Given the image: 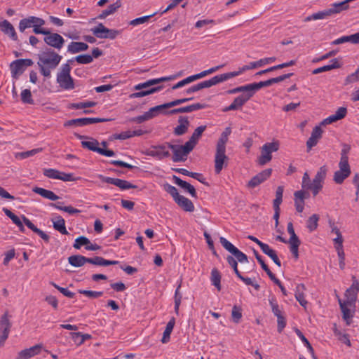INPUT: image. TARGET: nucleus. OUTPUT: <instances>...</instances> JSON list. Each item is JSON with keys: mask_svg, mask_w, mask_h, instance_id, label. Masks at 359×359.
Returning <instances> with one entry per match:
<instances>
[{"mask_svg": "<svg viewBox=\"0 0 359 359\" xmlns=\"http://www.w3.org/2000/svg\"><path fill=\"white\" fill-rule=\"evenodd\" d=\"M205 129L206 126H198L194 130L190 138L195 141L196 143H198L199 139L201 138L203 133L205 130Z\"/></svg>", "mask_w": 359, "mask_h": 359, "instance_id": "nucleus-57", "label": "nucleus"}, {"mask_svg": "<svg viewBox=\"0 0 359 359\" xmlns=\"http://www.w3.org/2000/svg\"><path fill=\"white\" fill-rule=\"evenodd\" d=\"M79 293L86 295L90 298H98L103 294L102 291H92L86 290H79Z\"/></svg>", "mask_w": 359, "mask_h": 359, "instance_id": "nucleus-59", "label": "nucleus"}, {"mask_svg": "<svg viewBox=\"0 0 359 359\" xmlns=\"http://www.w3.org/2000/svg\"><path fill=\"white\" fill-rule=\"evenodd\" d=\"M34 64L31 59H18L11 62L10 68L12 76L15 78L17 75L22 74L27 67Z\"/></svg>", "mask_w": 359, "mask_h": 359, "instance_id": "nucleus-10", "label": "nucleus"}, {"mask_svg": "<svg viewBox=\"0 0 359 359\" xmlns=\"http://www.w3.org/2000/svg\"><path fill=\"white\" fill-rule=\"evenodd\" d=\"M109 121L107 118H79L76 119H71L65 123L64 126L65 127H70L74 126H83L90 124L97 123H102Z\"/></svg>", "mask_w": 359, "mask_h": 359, "instance_id": "nucleus-12", "label": "nucleus"}, {"mask_svg": "<svg viewBox=\"0 0 359 359\" xmlns=\"http://www.w3.org/2000/svg\"><path fill=\"white\" fill-rule=\"evenodd\" d=\"M231 316L233 321L236 323H238L242 318L241 309L237 306H234L232 309Z\"/></svg>", "mask_w": 359, "mask_h": 359, "instance_id": "nucleus-61", "label": "nucleus"}, {"mask_svg": "<svg viewBox=\"0 0 359 359\" xmlns=\"http://www.w3.org/2000/svg\"><path fill=\"white\" fill-rule=\"evenodd\" d=\"M305 290V286L303 284H299L296 287L295 290V298L299 302L301 306L305 307L307 304V301L305 299L304 290Z\"/></svg>", "mask_w": 359, "mask_h": 359, "instance_id": "nucleus-40", "label": "nucleus"}, {"mask_svg": "<svg viewBox=\"0 0 359 359\" xmlns=\"http://www.w3.org/2000/svg\"><path fill=\"white\" fill-rule=\"evenodd\" d=\"M90 241L87 237H86L84 236H79L77 238H76L75 242L73 245V247L75 249H80L81 248V246H83V245L87 246V245L90 244Z\"/></svg>", "mask_w": 359, "mask_h": 359, "instance_id": "nucleus-54", "label": "nucleus"}, {"mask_svg": "<svg viewBox=\"0 0 359 359\" xmlns=\"http://www.w3.org/2000/svg\"><path fill=\"white\" fill-rule=\"evenodd\" d=\"M0 29L2 32L8 36L13 41L18 40V35L12 24L7 20H4L0 22Z\"/></svg>", "mask_w": 359, "mask_h": 359, "instance_id": "nucleus-25", "label": "nucleus"}, {"mask_svg": "<svg viewBox=\"0 0 359 359\" xmlns=\"http://www.w3.org/2000/svg\"><path fill=\"white\" fill-rule=\"evenodd\" d=\"M163 188L165 191H166L172 197L174 201L180 196L176 187L168 183H165L163 185Z\"/></svg>", "mask_w": 359, "mask_h": 359, "instance_id": "nucleus-50", "label": "nucleus"}, {"mask_svg": "<svg viewBox=\"0 0 359 359\" xmlns=\"http://www.w3.org/2000/svg\"><path fill=\"white\" fill-rule=\"evenodd\" d=\"M276 60L275 57H265L260 59L255 62H251L248 65H244L243 67H241L238 71H236V72H239V75L243 73V72H245L247 70L261 67L266 64L271 63L274 62Z\"/></svg>", "mask_w": 359, "mask_h": 359, "instance_id": "nucleus-18", "label": "nucleus"}, {"mask_svg": "<svg viewBox=\"0 0 359 359\" xmlns=\"http://www.w3.org/2000/svg\"><path fill=\"white\" fill-rule=\"evenodd\" d=\"M175 202L183 210L186 212H193L194 210V203L191 200L180 195Z\"/></svg>", "mask_w": 359, "mask_h": 359, "instance_id": "nucleus-29", "label": "nucleus"}, {"mask_svg": "<svg viewBox=\"0 0 359 359\" xmlns=\"http://www.w3.org/2000/svg\"><path fill=\"white\" fill-rule=\"evenodd\" d=\"M43 173L46 177L48 178L57 180L59 175L60 174V171L53 168H48L44 169Z\"/></svg>", "mask_w": 359, "mask_h": 359, "instance_id": "nucleus-64", "label": "nucleus"}, {"mask_svg": "<svg viewBox=\"0 0 359 359\" xmlns=\"http://www.w3.org/2000/svg\"><path fill=\"white\" fill-rule=\"evenodd\" d=\"M41 348L42 346L41 344H36L30 347L29 348L24 349L19 353L17 359H29L39 354L41 350Z\"/></svg>", "mask_w": 359, "mask_h": 359, "instance_id": "nucleus-24", "label": "nucleus"}, {"mask_svg": "<svg viewBox=\"0 0 359 359\" xmlns=\"http://www.w3.org/2000/svg\"><path fill=\"white\" fill-rule=\"evenodd\" d=\"M50 285H52L55 288H56L58 291H60V292H61L64 296L67 297L74 298L75 297V293L69 291L67 288L60 287L53 282H51Z\"/></svg>", "mask_w": 359, "mask_h": 359, "instance_id": "nucleus-58", "label": "nucleus"}, {"mask_svg": "<svg viewBox=\"0 0 359 359\" xmlns=\"http://www.w3.org/2000/svg\"><path fill=\"white\" fill-rule=\"evenodd\" d=\"M359 292V281L355 276H352V285L346 290L345 296L351 302H355L357 294Z\"/></svg>", "mask_w": 359, "mask_h": 359, "instance_id": "nucleus-23", "label": "nucleus"}, {"mask_svg": "<svg viewBox=\"0 0 359 359\" xmlns=\"http://www.w3.org/2000/svg\"><path fill=\"white\" fill-rule=\"evenodd\" d=\"M32 191L34 193L41 196L42 197L49 199L50 201H56V200L59 199V196H57L54 192H53L50 190H48V189H45L43 188L36 187L33 188Z\"/></svg>", "mask_w": 359, "mask_h": 359, "instance_id": "nucleus-32", "label": "nucleus"}, {"mask_svg": "<svg viewBox=\"0 0 359 359\" xmlns=\"http://www.w3.org/2000/svg\"><path fill=\"white\" fill-rule=\"evenodd\" d=\"M33 27L34 28V22L32 20V16H29L27 18L22 19L19 22V30L21 32H24L25 30L27 28Z\"/></svg>", "mask_w": 359, "mask_h": 359, "instance_id": "nucleus-48", "label": "nucleus"}, {"mask_svg": "<svg viewBox=\"0 0 359 359\" xmlns=\"http://www.w3.org/2000/svg\"><path fill=\"white\" fill-rule=\"evenodd\" d=\"M172 180L177 186L180 187L182 189L189 193V194L192 197H198L196 189L194 188V186H192L187 182L181 180L179 177L176 175L172 176Z\"/></svg>", "mask_w": 359, "mask_h": 359, "instance_id": "nucleus-22", "label": "nucleus"}, {"mask_svg": "<svg viewBox=\"0 0 359 359\" xmlns=\"http://www.w3.org/2000/svg\"><path fill=\"white\" fill-rule=\"evenodd\" d=\"M32 20L34 22L33 32L34 34H43L48 30L42 27V26L45 25V21L42 18L32 16Z\"/></svg>", "mask_w": 359, "mask_h": 359, "instance_id": "nucleus-38", "label": "nucleus"}, {"mask_svg": "<svg viewBox=\"0 0 359 359\" xmlns=\"http://www.w3.org/2000/svg\"><path fill=\"white\" fill-rule=\"evenodd\" d=\"M87 140H83L81 142V146L83 148L88 149L90 151L97 152L101 155L108 157L114 156L115 155L114 151L112 150L104 149L99 147V142L97 140L91 137Z\"/></svg>", "mask_w": 359, "mask_h": 359, "instance_id": "nucleus-7", "label": "nucleus"}, {"mask_svg": "<svg viewBox=\"0 0 359 359\" xmlns=\"http://www.w3.org/2000/svg\"><path fill=\"white\" fill-rule=\"evenodd\" d=\"M21 100L25 104H34V102L32 99V93L29 89H25L20 94Z\"/></svg>", "mask_w": 359, "mask_h": 359, "instance_id": "nucleus-51", "label": "nucleus"}, {"mask_svg": "<svg viewBox=\"0 0 359 359\" xmlns=\"http://www.w3.org/2000/svg\"><path fill=\"white\" fill-rule=\"evenodd\" d=\"M3 211L4 212L5 215L8 217L15 225H17V226L22 222L21 219L17 215L13 213L10 210L4 208Z\"/></svg>", "mask_w": 359, "mask_h": 359, "instance_id": "nucleus-63", "label": "nucleus"}, {"mask_svg": "<svg viewBox=\"0 0 359 359\" xmlns=\"http://www.w3.org/2000/svg\"><path fill=\"white\" fill-rule=\"evenodd\" d=\"M179 125L174 128V134L177 136L183 135L185 134L189 126V121L187 116H180L178 118Z\"/></svg>", "mask_w": 359, "mask_h": 359, "instance_id": "nucleus-26", "label": "nucleus"}, {"mask_svg": "<svg viewBox=\"0 0 359 359\" xmlns=\"http://www.w3.org/2000/svg\"><path fill=\"white\" fill-rule=\"evenodd\" d=\"M333 11H330V8L319 11L318 13H313L311 15L307 16L304 21L309 22L311 20H316L320 19H325L332 15Z\"/></svg>", "mask_w": 359, "mask_h": 359, "instance_id": "nucleus-39", "label": "nucleus"}, {"mask_svg": "<svg viewBox=\"0 0 359 359\" xmlns=\"http://www.w3.org/2000/svg\"><path fill=\"white\" fill-rule=\"evenodd\" d=\"M162 89H163V86H158L152 87V88H150L146 89V90H140L138 92L133 93L130 94V98H138V97H144V96L159 92Z\"/></svg>", "mask_w": 359, "mask_h": 359, "instance_id": "nucleus-34", "label": "nucleus"}, {"mask_svg": "<svg viewBox=\"0 0 359 359\" xmlns=\"http://www.w3.org/2000/svg\"><path fill=\"white\" fill-rule=\"evenodd\" d=\"M350 42L353 44H356L355 43V36L353 34L349 36H343L340 38H338L332 42V45H339L344 43Z\"/></svg>", "mask_w": 359, "mask_h": 359, "instance_id": "nucleus-49", "label": "nucleus"}, {"mask_svg": "<svg viewBox=\"0 0 359 359\" xmlns=\"http://www.w3.org/2000/svg\"><path fill=\"white\" fill-rule=\"evenodd\" d=\"M250 98V95H241L236 97L229 106L224 109V111L237 110L241 108Z\"/></svg>", "mask_w": 359, "mask_h": 359, "instance_id": "nucleus-19", "label": "nucleus"}, {"mask_svg": "<svg viewBox=\"0 0 359 359\" xmlns=\"http://www.w3.org/2000/svg\"><path fill=\"white\" fill-rule=\"evenodd\" d=\"M239 75V72H228L224 73L219 75H216L213 77H212L210 80L211 86L217 85L219 83L224 82L225 81H227L231 78H233L235 76H237Z\"/></svg>", "mask_w": 359, "mask_h": 359, "instance_id": "nucleus-27", "label": "nucleus"}, {"mask_svg": "<svg viewBox=\"0 0 359 359\" xmlns=\"http://www.w3.org/2000/svg\"><path fill=\"white\" fill-rule=\"evenodd\" d=\"M52 222L53 228L55 230L58 231L60 233L64 235L69 234L66 229L65 221L61 216H56L54 219H52Z\"/></svg>", "mask_w": 359, "mask_h": 359, "instance_id": "nucleus-31", "label": "nucleus"}, {"mask_svg": "<svg viewBox=\"0 0 359 359\" xmlns=\"http://www.w3.org/2000/svg\"><path fill=\"white\" fill-rule=\"evenodd\" d=\"M74 60L79 64L86 65L93 62V56L88 54L79 55L75 57Z\"/></svg>", "mask_w": 359, "mask_h": 359, "instance_id": "nucleus-56", "label": "nucleus"}, {"mask_svg": "<svg viewBox=\"0 0 359 359\" xmlns=\"http://www.w3.org/2000/svg\"><path fill=\"white\" fill-rule=\"evenodd\" d=\"M323 130L320 126H316L313 128L311 137L306 142V147L308 151L311 150L313 147H315L318 140L322 137Z\"/></svg>", "mask_w": 359, "mask_h": 359, "instance_id": "nucleus-21", "label": "nucleus"}, {"mask_svg": "<svg viewBox=\"0 0 359 359\" xmlns=\"http://www.w3.org/2000/svg\"><path fill=\"white\" fill-rule=\"evenodd\" d=\"M92 33L99 39H107L108 28L104 27L102 23H99L97 26L90 29Z\"/></svg>", "mask_w": 359, "mask_h": 359, "instance_id": "nucleus-41", "label": "nucleus"}, {"mask_svg": "<svg viewBox=\"0 0 359 359\" xmlns=\"http://www.w3.org/2000/svg\"><path fill=\"white\" fill-rule=\"evenodd\" d=\"M43 35H44L43 41L47 46L57 50L63 48L65 40L60 34L48 30Z\"/></svg>", "mask_w": 359, "mask_h": 359, "instance_id": "nucleus-5", "label": "nucleus"}, {"mask_svg": "<svg viewBox=\"0 0 359 359\" xmlns=\"http://www.w3.org/2000/svg\"><path fill=\"white\" fill-rule=\"evenodd\" d=\"M219 242L222 247L233 255L236 259L237 262L240 263L248 262V256L235 247L231 242L224 237L219 238Z\"/></svg>", "mask_w": 359, "mask_h": 359, "instance_id": "nucleus-6", "label": "nucleus"}, {"mask_svg": "<svg viewBox=\"0 0 359 359\" xmlns=\"http://www.w3.org/2000/svg\"><path fill=\"white\" fill-rule=\"evenodd\" d=\"M319 219L320 217L317 214H313L309 217L306 221V228L309 232H313L318 228Z\"/></svg>", "mask_w": 359, "mask_h": 359, "instance_id": "nucleus-44", "label": "nucleus"}, {"mask_svg": "<svg viewBox=\"0 0 359 359\" xmlns=\"http://www.w3.org/2000/svg\"><path fill=\"white\" fill-rule=\"evenodd\" d=\"M121 6V1L117 0L114 4H110L107 9L102 11V13L97 16V18L101 20L106 18L108 15L114 13Z\"/></svg>", "mask_w": 359, "mask_h": 359, "instance_id": "nucleus-36", "label": "nucleus"}, {"mask_svg": "<svg viewBox=\"0 0 359 359\" xmlns=\"http://www.w3.org/2000/svg\"><path fill=\"white\" fill-rule=\"evenodd\" d=\"M88 48V45L83 42H71L67 47V52L75 54L81 51H85Z\"/></svg>", "mask_w": 359, "mask_h": 359, "instance_id": "nucleus-33", "label": "nucleus"}, {"mask_svg": "<svg viewBox=\"0 0 359 359\" xmlns=\"http://www.w3.org/2000/svg\"><path fill=\"white\" fill-rule=\"evenodd\" d=\"M326 165L321 166L316 174L313 181V195L316 196L323 188V182L327 175Z\"/></svg>", "mask_w": 359, "mask_h": 359, "instance_id": "nucleus-11", "label": "nucleus"}, {"mask_svg": "<svg viewBox=\"0 0 359 359\" xmlns=\"http://www.w3.org/2000/svg\"><path fill=\"white\" fill-rule=\"evenodd\" d=\"M11 323L8 319V314L6 312L0 319V346H4L5 341L8 339Z\"/></svg>", "mask_w": 359, "mask_h": 359, "instance_id": "nucleus-13", "label": "nucleus"}, {"mask_svg": "<svg viewBox=\"0 0 359 359\" xmlns=\"http://www.w3.org/2000/svg\"><path fill=\"white\" fill-rule=\"evenodd\" d=\"M207 107L205 104L194 103L189 106L182 107L170 110L169 111H163V114H176L180 113H189L198 109H205Z\"/></svg>", "mask_w": 359, "mask_h": 359, "instance_id": "nucleus-16", "label": "nucleus"}, {"mask_svg": "<svg viewBox=\"0 0 359 359\" xmlns=\"http://www.w3.org/2000/svg\"><path fill=\"white\" fill-rule=\"evenodd\" d=\"M175 324V318L172 317L167 323L165 329L163 332V337L161 339V342L163 344H166L170 341V334L174 328Z\"/></svg>", "mask_w": 359, "mask_h": 359, "instance_id": "nucleus-37", "label": "nucleus"}, {"mask_svg": "<svg viewBox=\"0 0 359 359\" xmlns=\"http://www.w3.org/2000/svg\"><path fill=\"white\" fill-rule=\"evenodd\" d=\"M302 186L303 189L313 191L312 181H311L309 175L307 172H305L303 175Z\"/></svg>", "mask_w": 359, "mask_h": 359, "instance_id": "nucleus-60", "label": "nucleus"}, {"mask_svg": "<svg viewBox=\"0 0 359 359\" xmlns=\"http://www.w3.org/2000/svg\"><path fill=\"white\" fill-rule=\"evenodd\" d=\"M76 61L74 58L69 59L66 63L61 65L57 74V82L65 90H72L75 88L74 79L70 75L71 64Z\"/></svg>", "mask_w": 359, "mask_h": 359, "instance_id": "nucleus-3", "label": "nucleus"}, {"mask_svg": "<svg viewBox=\"0 0 359 359\" xmlns=\"http://www.w3.org/2000/svg\"><path fill=\"white\" fill-rule=\"evenodd\" d=\"M272 173V169L268 168L262 170V172L254 176L248 183L247 187L250 189H254L259 186L267 179L270 177Z\"/></svg>", "mask_w": 359, "mask_h": 359, "instance_id": "nucleus-14", "label": "nucleus"}, {"mask_svg": "<svg viewBox=\"0 0 359 359\" xmlns=\"http://www.w3.org/2000/svg\"><path fill=\"white\" fill-rule=\"evenodd\" d=\"M269 304H270V305H271V310H272L273 313L276 317H278V316H283V315H282L281 310H280V309L279 308L278 304H277V302H276V299H275L273 297L269 299Z\"/></svg>", "mask_w": 359, "mask_h": 359, "instance_id": "nucleus-62", "label": "nucleus"}, {"mask_svg": "<svg viewBox=\"0 0 359 359\" xmlns=\"http://www.w3.org/2000/svg\"><path fill=\"white\" fill-rule=\"evenodd\" d=\"M97 104V102L93 101H86V102H81L78 103H73L72 104L71 107L72 109H85V108H89L95 107Z\"/></svg>", "mask_w": 359, "mask_h": 359, "instance_id": "nucleus-53", "label": "nucleus"}, {"mask_svg": "<svg viewBox=\"0 0 359 359\" xmlns=\"http://www.w3.org/2000/svg\"><path fill=\"white\" fill-rule=\"evenodd\" d=\"M98 178L101 180L102 182L111 184L118 187L121 190H127L130 189H136L137 187L135 184H133L130 182L121 180L118 178H112L109 177H106L102 175H98Z\"/></svg>", "mask_w": 359, "mask_h": 359, "instance_id": "nucleus-9", "label": "nucleus"}, {"mask_svg": "<svg viewBox=\"0 0 359 359\" xmlns=\"http://www.w3.org/2000/svg\"><path fill=\"white\" fill-rule=\"evenodd\" d=\"M226 150L216 149L215 156V172L219 174L222 169L227 165L228 157L225 154Z\"/></svg>", "mask_w": 359, "mask_h": 359, "instance_id": "nucleus-15", "label": "nucleus"}, {"mask_svg": "<svg viewBox=\"0 0 359 359\" xmlns=\"http://www.w3.org/2000/svg\"><path fill=\"white\" fill-rule=\"evenodd\" d=\"M271 85H272V83H271V79H268L266 81H260L259 83H250L252 96H253L255 95L256 91L260 90L262 88L269 87Z\"/></svg>", "mask_w": 359, "mask_h": 359, "instance_id": "nucleus-45", "label": "nucleus"}, {"mask_svg": "<svg viewBox=\"0 0 359 359\" xmlns=\"http://www.w3.org/2000/svg\"><path fill=\"white\" fill-rule=\"evenodd\" d=\"M169 142H165L163 144L153 145L151 148L146 151L145 154L158 160H163V158H168L170 156L168 151Z\"/></svg>", "mask_w": 359, "mask_h": 359, "instance_id": "nucleus-8", "label": "nucleus"}, {"mask_svg": "<svg viewBox=\"0 0 359 359\" xmlns=\"http://www.w3.org/2000/svg\"><path fill=\"white\" fill-rule=\"evenodd\" d=\"M305 191L299 190L297 191L294 194V206L296 210L301 213L303 212L304 208V200H305Z\"/></svg>", "mask_w": 359, "mask_h": 359, "instance_id": "nucleus-28", "label": "nucleus"}, {"mask_svg": "<svg viewBox=\"0 0 359 359\" xmlns=\"http://www.w3.org/2000/svg\"><path fill=\"white\" fill-rule=\"evenodd\" d=\"M241 92L244 93L243 95H250V97H252V93H251V89L250 87V83L245 85V86H238V87H236L233 89H230L229 90H227L226 93L228 94H235V93H241Z\"/></svg>", "mask_w": 359, "mask_h": 359, "instance_id": "nucleus-47", "label": "nucleus"}, {"mask_svg": "<svg viewBox=\"0 0 359 359\" xmlns=\"http://www.w3.org/2000/svg\"><path fill=\"white\" fill-rule=\"evenodd\" d=\"M210 280L212 284L217 289L221 290V274L217 269L214 268L211 271Z\"/></svg>", "mask_w": 359, "mask_h": 359, "instance_id": "nucleus-43", "label": "nucleus"}, {"mask_svg": "<svg viewBox=\"0 0 359 359\" xmlns=\"http://www.w3.org/2000/svg\"><path fill=\"white\" fill-rule=\"evenodd\" d=\"M175 79H176V76H163V77L157 78V79H149V80H147V81L148 82V83L150 86H152L154 85H156L160 83L165 82V81H169L173 80Z\"/></svg>", "mask_w": 359, "mask_h": 359, "instance_id": "nucleus-55", "label": "nucleus"}, {"mask_svg": "<svg viewBox=\"0 0 359 359\" xmlns=\"http://www.w3.org/2000/svg\"><path fill=\"white\" fill-rule=\"evenodd\" d=\"M338 302L342 312V318L346 321V324L349 325L351 323L353 315L351 314L350 309L348 308V306H351L355 302H351L349 299L346 302H342L339 298L338 299Z\"/></svg>", "mask_w": 359, "mask_h": 359, "instance_id": "nucleus-20", "label": "nucleus"}, {"mask_svg": "<svg viewBox=\"0 0 359 359\" xmlns=\"http://www.w3.org/2000/svg\"><path fill=\"white\" fill-rule=\"evenodd\" d=\"M349 8V5L348 4V1H344L339 3H334L332 5V7L330 8V11H333L332 15L339 13L343 11H346Z\"/></svg>", "mask_w": 359, "mask_h": 359, "instance_id": "nucleus-46", "label": "nucleus"}, {"mask_svg": "<svg viewBox=\"0 0 359 359\" xmlns=\"http://www.w3.org/2000/svg\"><path fill=\"white\" fill-rule=\"evenodd\" d=\"M261 250L265 255H268L278 266L280 267L281 266V262L276 251L271 249L268 244L265 243V245H261Z\"/></svg>", "mask_w": 359, "mask_h": 359, "instance_id": "nucleus-35", "label": "nucleus"}, {"mask_svg": "<svg viewBox=\"0 0 359 359\" xmlns=\"http://www.w3.org/2000/svg\"><path fill=\"white\" fill-rule=\"evenodd\" d=\"M349 175V172L337 170L334 174V181L337 184H341L344 182L345 179H346Z\"/></svg>", "mask_w": 359, "mask_h": 359, "instance_id": "nucleus-52", "label": "nucleus"}, {"mask_svg": "<svg viewBox=\"0 0 359 359\" xmlns=\"http://www.w3.org/2000/svg\"><path fill=\"white\" fill-rule=\"evenodd\" d=\"M169 109L167 103L155 106L154 107H151L147 111V114L149 116L150 118H153L156 117L158 114L160 113L163 114V111H167L165 109Z\"/></svg>", "mask_w": 359, "mask_h": 359, "instance_id": "nucleus-42", "label": "nucleus"}, {"mask_svg": "<svg viewBox=\"0 0 359 359\" xmlns=\"http://www.w3.org/2000/svg\"><path fill=\"white\" fill-rule=\"evenodd\" d=\"M39 61L37 65L40 73L45 77L49 78L51 75V70L55 69L62 57L51 48H46L38 54Z\"/></svg>", "mask_w": 359, "mask_h": 359, "instance_id": "nucleus-1", "label": "nucleus"}, {"mask_svg": "<svg viewBox=\"0 0 359 359\" xmlns=\"http://www.w3.org/2000/svg\"><path fill=\"white\" fill-rule=\"evenodd\" d=\"M179 144H172L169 142L168 148L172 151V160L173 162H184L187 160L188 154L182 149Z\"/></svg>", "mask_w": 359, "mask_h": 359, "instance_id": "nucleus-17", "label": "nucleus"}, {"mask_svg": "<svg viewBox=\"0 0 359 359\" xmlns=\"http://www.w3.org/2000/svg\"><path fill=\"white\" fill-rule=\"evenodd\" d=\"M279 149L278 142H268L264 144L261 149V155L259 156L257 162L260 165H264L269 163L272 158V152L277 151Z\"/></svg>", "mask_w": 359, "mask_h": 359, "instance_id": "nucleus-4", "label": "nucleus"}, {"mask_svg": "<svg viewBox=\"0 0 359 359\" xmlns=\"http://www.w3.org/2000/svg\"><path fill=\"white\" fill-rule=\"evenodd\" d=\"M341 67V64L337 58H334L330 61V64L327 65L323 66L321 67H318L315 69L312 74H318L324 72H327L332 70L334 69Z\"/></svg>", "mask_w": 359, "mask_h": 359, "instance_id": "nucleus-30", "label": "nucleus"}, {"mask_svg": "<svg viewBox=\"0 0 359 359\" xmlns=\"http://www.w3.org/2000/svg\"><path fill=\"white\" fill-rule=\"evenodd\" d=\"M68 262L74 267L83 266L85 264L89 263L96 266H109L119 264L117 260H107L100 256L86 257L81 255H72L68 257Z\"/></svg>", "mask_w": 359, "mask_h": 359, "instance_id": "nucleus-2", "label": "nucleus"}]
</instances>
